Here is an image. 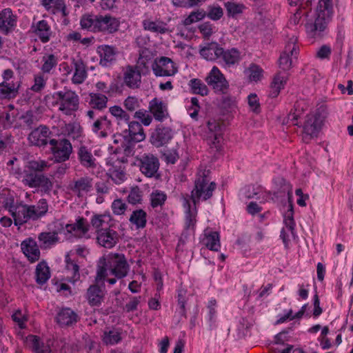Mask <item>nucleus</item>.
I'll return each mask as SVG.
<instances>
[{"label": "nucleus", "instance_id": "obj_16", "mask_svg": "<svg viewBox=\"0 0 353 353\" xmlns=\"http://www.w3.org/2000/svg\"><path fill=\"white\" fill-rule=\"evenodd\" d=\"M128 129L123 132V137L125 142L138 143L145 139L143 128L141 123L137 121H128Z\"/></svg>", "mask_w": 353, "mask_h": 353}, {"label": "nucleus", "instance_id": "obj_36", "mask_svg": "<svg viewBox=\"0 0 353 353\" xmlns=\"http://www.w3.org/2000/svg\"><path fill=\"white\" fill-rule=\"evenodd\" d=\"M87 299L91 306H99L101 305L103 295L101 288L97 285H92L87 290Z\"/></svg>", "mask_w": 353, "mask_h": 353}, {"label": "nucleus", "instance_id": "obj_9", "mask_svg": "<svg viewBox=\"0 0 353 353\" xmlns=\"http://www.w3.org/2000/svg\"><path fill=\"white\" fill-rule=\"evenodd\" d=\"M22 183L30 188H38L42 193L47 194L50 193L54 185L53 181L43 174H29L27 180L22 181Z\"/></svg>", "mask_w": 353, "mask_h": 353}, {"label": "nucleus", "instance_id": "obj_12", "mask_svg": "<svg viewBox=\"0 0 353 353\" xmlns=\"http://www.w3.org/2000/svg\"><path fill=\"white\" fill-rule=\"evenodd\" d=\"M296 40V38L294 37L290 38L285 45L284 51L280 55L279 59V68L284 71L290 70L292 67L290 56L297 54Z\"/></svg>", "mask_w": 353, "mask_h": 353}, {"label": "nucleus", "instance_id": "obj_51", "mask_svg": "<svg viewBox=\"0 0 353 353\" xmlns=\"http://www.w3.org/2000/svg\"><path fill=\"white\" fill-rule=\"evenodd\" d=\"M221 57L227 65H234L239 61V52L235 48L224 50Z\"/></svg>", "mask_w": 353, "mask_h": 353}, {"label": "nucleus", "instance_id": "obj_5", "mask_svg": "<svg viewBox=\"0 0 353 353\" xmlns=\"http://www.w3.org/2000/svg\"><path fill=\"white\" fill-rule=\"evenodd\" d=\"M2 77L3 81L0 83V99L15 98L19 93L20 83L14 81V72L11 69H6L3 71Z\"/></svg>", "mask_w": 353, "mask_h": 353}, {"label": "nucleus", "instance_id": "obj_49", "mask_svg": "<svg viewBox=\"0 0 353 353\" xmlns=\"http://www.w3.org/2000/svg\"><path fill=\"white\" fill-rule=\"evenodd\" d=\"M167 199L166 194L161 190H156L150 195V205L153 208L161 207Z\"/></svg>", "mask_w": 353, "mask_h": 353}, {"label": "nucleus", "instance_id": "obj_42", "mask_svg": "<svg viewBox=\"0 0 353 353\" xmlns=\"http://www.w3.org/2000/svg\"><path fill=\"white\" fill-rule=\"evenodd\" d=\"M188 85L192 94L204 97L209 93L208 86L199 79H192L189 81Z\"/></svg>", "mask_w": 353, "mask_h": 353}, {"label": "nucleus", "instance_id": "obj_1", "mask_svg": "<svg viewBox=\"0 0 353 353\" xmlns=\"http://www.w3.org/2000/svg\"><path fill=\"white\" fill-rule=\"evenodd\" d=\"M333 14L332 0H319L314 21L305 25L307 32L312 37L320 35L330 22Z\"/></svg>", "mask_w": 353, "mask_h": 353}, {"label": "nucleus", "instance_id": "obj_24", "mask_svg": "<svg viewBox=\"0 0 353 353\" xmlns=\"http://www.w3.org/2000/svg\"><path fill=\"white\" fill-rule=\"evenodd\" d=\"M50 134V132L48 127L40 125L30 133L28 139L32 145L39 147L45 146L49 143L48 137Z\"/></svg>", "mask_w": 353, "mask_h": 353}, {"label": "nucleus", "instance_id": "obj_7", "mask_svg": "<svg viewBox=\"0 0 353 353\" xmlns=\"http://www.w3.org/2000/svg\"><path fill=\"white\" fill-rule=\"evenodd\" d=\"M205 81L216 93L224 94L229 87L228 81L216 66L212 68L205 77Z\"/></svg>", "mask_w": 353, "mask_h": 353}, {"label": "nucleus", "instance_id": "obj_15", "mask_svg": "<svg viewBox=\"0 0 353 353\" xmlns=\"http://www.w3.org/2000/svg\"><path fill=\"white\" fill-rule=\"evenodd\" d=\"M140 170L148 177L154 176L159 168V161L152 154H143L140 159Z\"/></svg>", "mask_w": 353, "mask_h": 353}, {"label": "nucleus", "instance_id": "obj_20", "mask_svg": "<svg viewBox=\"0 0 353 353\" xmlns=\"http://www.w3.org/2000/svg\"><path fill=\"white\" fill-rule=\"evenodd\" d=\"M91 129L99 137L105 138L112 132V121L107 116H101L94 121Z\"/></svg>", "mask_w": 353, "mask_h": 353}, {"label": "nucleus", "instance_id": "obj_52", "mask_svg": "<svg viewBox=\"0 0 353 353\" xmlns=\"http://www.w3.org/2000/svg\"><path fill=\"white\" fill-rule=\"evenodd\" d=\"M90 98V103L94 108L102 110L106 107L108 98L104 94L91 93Z\"/></svg>", "mask_w": 353, "mask_h": 353}, {"label": "nucleus", "instance_id": "obj_53", "mask_svg": "<svg viewBox=\"0 0 353 353\" xmlns=\"http://www.w3.org/2000/svg\"><path fill=\"white\" fill-rule=\"evenodd\" d=\"M224 5L228 16L232 18H234L238 14H241L245 8V6L243 4L236 3L234 2L228 1L225 3Z\"/></svg>", "mask_w": 353, "mask_h": 353}, {"label": "nucleus", "instance_id": "obj_13", "mask_svg": "<svg viewBox=\"0 0 353 353\" xmlns=\"http://www.w3.org/2000/svg\"><path fill=\"white\" fill-rule=\"evenodd\" d=\"M80 318L78 314L70 307L59 309L55 316V321L61 327H68L75 325Z\"/></svg>", "mask_w": 353, "mask_h": 353}, {"label": "nucleus", "instance_id": "obj_46", "mask_svg": "<svg viewBox=\"0 0 353 353\" xmlns=\"http://www.w3.org/2000/svg\"><path fill=\"white\" fill-rule=\"evenodd\" d=\"M121 339V333L117 330L104 331L102 336V341L107 345L117 344Z\"/></svg>", "mask_w": 353, "mask_h": 353}, {"label": "nucleus", "instance_id": "obj_47", "mask_svg": "<svg viewBox=\"0 0 353 353\" xmlns=\"http://www.w3.org/2000/svg\"><path fill=\"white\" fill-rule=\"evenodd\" d=\"M99 15H85L82 17L80 24L82 28L87 29L90 31L97 32V21H99Z\"/></svg>", "mask_w": 353, "mask_h": 353}, {"label": "nucleus", "instance_id": "obj_8", "mask_svg": "<svg viewBox=\"0 0 353 353\" xmlns=\"http://www.w3.org/2000/svg\"><path fill=\"white\" fill-rule=\"evenodd\" d=\"M206 140L209 145L214 147L216 150L221 148V142L223 139V125L215 119H210L207 123L205 132Z\"/></svg>", "mask_w": 353, "mask_h": 353}, {"label": "nucleus", "instance_id": "obj_14", "mask_svg": "<svg viewBox=\"0 0 353 353\" xmlns=\"http://www.w3.org/2000/svg\"><path fill=\"white\" fill-rule=\"evenodd\" d=\"M119 235L114 230L110 228H102L97 230V241L102 247L105 248H112L119 242Z\"/></svg>", "mask_w": 353, "mask_h": 353}, {"label": "nucleus", "instance_id": "obj_11", "mask_svg": "<svg viewBox=\"0 0 353 353\" xmlns=\"http://www.w3.org/2000/svg\"><path fill=\"white\" fill-rule=\"evenodd\" d=\"M173 136L174 132L171 128L159 124L151 133L150 141L154 146L160 148L168 144Z\"/></svg>", "mask_w": 353, "mask_h": 353}, {"label": "nucleus", "instance_id": "obj_23", "mask_svg": "<svg viewBox=\"0 0 353 353\" xmlns=\"http://www.w3.org/2000/svg\"><path fill=\"white\" fill-rule=\"evenodd\" d=\"M123 81L130 88H138L141 83V70L137 66L128 65L123 74Z\"/></svg>", "mask_w": 353, "mask_h": 353}, {"label": "nucleus", "instance_id": "obj_18", "mask_svg": "<svg viewBox=\"0 0 353 353\" xmlns=\"http://www.w3.org/2000/svg\"><path fill=\"white\" fill-rule=\"evenodd\" d=\"M50 166L48 161L41 159L28 161L24 166L22 173V181L27 180L29 174H42L41 172L47 170Z\"/></svg>", "mask_w": 353, "mask_h": 353}, {"label": "nucleus", "instance_id": "obj_44", "mask_svg": "<svg viewBox=\"0 0 353 353\" xmlns=\"http://www.w3.org/2000/svg\"><path fill=\"white\" fill-rule=\"evenodd\" d=\"M143 26L145 30L152 32L165 34L168 32L166 28V23L161 21H152L150 20H144L143 21Z\"/></svg>", "mask_w": 353, "mask_h": 353}, {"label": "nucleus", "instance_id": "obj_48", "mask_svg": "<svg viewBox=\"0 0 353 353\" xmlns=\"http://www.w3.org/2000/svg\"><path fill=\"white\" fill-rule=\"evenodd\" d=\"M285 83V79L284 77H281L279 74H277L272 83H271V90L270 91L269 96L272 98L276 97L281 90L284 88V85Z\"/></svg>", "mask_w": 353, "mask_h": 353}, {"label": "nucleus", "instance_id": "obj_22", "mask_svg": "<svg viewBox=\"0 0 353 353\" xmlns=\"http://www.w3.org/2000/svg\"><path fill=\"white\" fill-rule=\"evenodd\" d=\"M322 125L323 119L319 113L307 114L303 126L304 132L311 137H316Z\"/></svg>", "mask_w": 353, "mask_h": 353}, {"label": "nucleus", "instance_id": "obj_40", "mask_svg": "<svg viewBox=\"0 0 353 353\" xmlns=\"http://www.w3.org/2000/svg\"><path fill=\"white\" fill-rule=\"evenodd\" d=\"M74 73L72 78V81L74 84L82 83L87 77L85 66L82 61H74Z\"/></svg>", "mask_w": 353, "mask_h": 353}, {"label": "nucleus", "instance_id": "obj_61", "mask_svg": "<svg viewBox=\"0 0 353 353\" xmlns=\"http://www.w3.org/2000/svg\"><path fill=\"white\" fill-rule=\"evenodd\" d=\"M142 194L138 187L132 188L128 196V201L130 203L135 205L141 201Z\"/></svg>", "mask_w": 353, "mask_h": 353}, {"label": "nucleus", "instance_id": "obj_54", "mask_svg": "<svg viewBox=\"0 0 353 353\" xmlns=\"http://www.w3.org/2000/svg\"><path fill=\"white\" fill-rule=\"evenodd\" d=\"M47 10H61L65 14V6L63 0H41Z\"/></svg>", "mask_w": 353, "mask_h": 353}, {"label": "nucleus", "instance_id": "obj_3", "mask_svg": "<svg viewBox=\"0 0 353 353\" xmlns=\"http://www.w3.org/2000/svg\"><path fill=\"white\" fill-rule=\"evenodd\" d=\"M99 263L105 265L110 272L117 279H122L128 274L129 265L123 254L110 253L101 258Z\"/></svg>", "mask_w": 353, "mask_h": 353}, {"label": "nucleus", "instance_id": "obj_60", "mask_svg": "<svg viewBox=\"0 0 353 353\" xmlns=\"http://www.w3.org/2000/svg\"><path fill=\"white\" fill-rule=\"evenodd\" d=\"M179 156L176 149H166L163 153V159L167 163L174 164Z\"/></svg>", "mask_w": 353, "mask_h": 353}, {"label": "nucleus", "instance_id": "obj_27", "mask_svg": "<svg viewBox=\"0 0 353 353\" xmlns=\"http://www.w3.org/2000/svg\"><path fill=\"white\" fill-rule=\"evenodd\" d=\"M223 48L216 42L207 43L200 49V54L208 61H215L221 58Z\"/></svg>", "mask_w": 353, "mask_h": 353}, {"label": "nucleus", "instance_id": "obj_32", "mask_svg": "<svg viewBox=\"0 0 353 353\" xmlns=\"http://www.w3.org/2000/svg\"><path fill=\"white\" fill-rule=\"evenodd\" d=\"M150 110L154 119L159 121H163L168 115L166 105L157 98L150 101Z\"/></svg>", "mask_w": 353, "mask_h": 353}, {"label": "nucleus", "instance_id": "obj_4", "mask_svg": "<svg viewBox=\"0 0 353 353\" xmlns=\"http://www.w3.org/2000/svg\"><path fill=\"white\" fill-rule=\"evenodd\" d=\"M214 182H210L208 176L203 174L196 177L194 188L191 192L190 199L195 206L201 200L206 201L211 198L216 188Z\"/></svg>", "mask_w": 353, "mask_h": 353}, {"label": "nucleus", "instance_id": "obj_21", "mask_svg": "<svg viewBox=\"0 0 353 353\" xmlns=\"http://www.w3.org/2000/svg\"><path fill=\"white\" fill-rule=\"evenodd\" d=\"M97 32H103L108 34L116 32L119 28L120 21L110 14L99 16V21H97Z\"/></svg>", "mask_w": 353, "mask_h": 353}, {"label": "nucleus", "instance_id": "obj_64", "mask_svg": "<svg viewBox=\"0 0 353 353\" xmlns=\"http://www.w3.org/2000/svg\"><path fill=\"white\" fill-rule=\"evenodd\" d=\"M123 105L126 110L133 112L140 106V103L137 98L134 97H128L123 102Z\"/></svg>", "mask_w": 353, "mask_h": 353}, {"label": "nucleus", "instance_id": "obj_2", "mask_svg": "<svg viewBox=\"0 0 353 353\" xmlns=\"http://www.w3.org/2000/svg\"><path fill=\"white\" fill-rule=\"evenodd\" d=\"M52 97L53 105L65 115L70 116L79 109V97L74 91L65 88L54 92Z\"/></svg>", "mask_w": 353, "mask_h": 353}, {"label": "nucleus", "instance_id": "obj_17", "mask_svg": "<svg viewBox=\"0 0 353 353\" xmlns=\"http://www.w3.org/2000/svg\"><path fill=\"white\" fill-rule=\"evenodd\" d=\"M97 53L100 57L99 64L102 67L109 68L117 60V48L112 46L101 45L97 48Z\"/></svg>", "mask_w": 353, "mask_h": 353}, {"label": "nucleus", "instance_id": "obj_10", "mask_svg": "<svg viewBox=\"0 0 353 353\" xmlns=\"http://www.w3.org/2000/svg\"><path fill=\"white\" fill-rule=\"evenodd\" d=\"M152 69L157 77L173 76L178 71L172 60L167 57L156 59L152 62Z\"/></svg>", "mask_w": 353, "mask_h": 353}, {"label": "nucleus", "instance_id": "obj_35", "mask_svg": "<svg viewBox=\"0 0 353 353\" xmlns=\"http://www.w3.org/2000/svg\"><path fill=\"white\" fill-rule=\"evenodd\" d=\"M203 244L210 250L218 252L221 248L220 236L217 232L205 231Z\"/></svg>", "mask_w": 353, "mask_h": 353}, {"label": "nucleus", "instance_id": "obj_63", "mask_svg": "<svg viewBox=\"0 0 353 353\" xmlns=\"http://www.w3.org/2000/svg\"><path fill=\"white\" fill-rule=\"evenodd\" d=\"M127 205L121 199L114 200L112 204V210L114 214L121 215L125 213Z\"/></svg>", "mask_w": 353, "mask_h": 353}, {"label": "nucleus", "instance_id": "obj_55", "mask_svg": "<svg viewBox=\"0 0 353 353\" xmlns=\"http://www.w3.org/2000/svg\"><path fill=\"white\" fill-rule=\"evenodd\" d=\"M109 112L118 120L124 121L126 123H128L130 121V115L119 105H114L110 107L109 108Z\"/></svg>", "mask_w": 353, "mask_h": 353}, {"label": "nucleus", "instance_id": "obj_30", "mask_svg": "<svg viewBox=\"0 0 353 353\" xmlns=\"http://www.w3.org/2000/svg\"><path fill=\"white\" fill-rule=\"evenodd\" d=\"M10 215L13 217L14 224L17 225L27 223L30 221L29 205L17 201Z\"/></svg>", "mask_w": 353, "mask_h": 353}, {"label": "nucleus", "instance_id": "obj_45", "mask_svg": "<svg viewBox=\"0 0 353 353\" xmlns=\"http://www.w3.org/2000/svg\"><path fill=\"white\" fill-rule=\"evenodd\" d=\"M28 341L31 343L32 348L36 353H52L50 346L41 341L39 336L30 335Z\"/></svg>", "mask_w": 353, "mask_h": 353}, {"label": "nucleus", "instance_id": "obj_56", "mask_svg": "<svg viewBox=\"0 0 353 353\" xmlns=\"http://www.w3.org/2000/svg\"><path fill=\"white\" fill-rule=\"evenodd\" d=\"M223 15V10L219 6H209L205 16L213 21L220 19Z\"/></svg>", "mask_w": 353, "mask_h": 353}, {"label": "nucleus", "instance_id": "obj_62", "mask_svg": "<svg viewBox=\"0 0 353 353\" xmlns=\"http://www.w3.org/2000/svg\"><path fill=\"white\" fill-rule=\"evenodd\" d=\"M141 297L139 296H131L130 301L123 307V310L125 312H130L136 311L138 308V305L141 302Z\"/></svg>", "mask_w": 353, "mask_h": 353}, {"label": "nucleus", "instance_id": "obj_19", "mask_svg": "<svg viewBox=\"0 0 353 353\" xmlns=\"http://www.w3.org/2000/svg\"><path fill=\"white\" fill-rule=\"evenodd\" d=\"M31 30L43 43H48L53 34L50 26L43 19L33 22Z\"/></svg>", "mask_w": 353, "mask_h": 353}, {"label": "nucleus", "instance_id": "obj_38", "mask_svg": "<svg viewBox=\"0 0 353 353\" xmlns=\"http://www.w3.org/2000/svg\"><path fill=\"white\" fill-rule=\"evenodd\" d=\"M36 282L39 285L46 283L50 277V272L47 263L44 261L37 264L35 270Z\"/></svg>", "mask_w": 353, "mask_h": 353}, {"label": "nucleus", "instance_id": "obj_39", "mask_svg": "<svg viewBox=\"0 0 353 353\" xmlns=\"http://www.w3.org/2000/svg\"><path fill=\"white\" fill-rule=\"evenodd\" d=\"M129 221L135 225L137 229H143L147 223V214L142 209L134 210L130 216Z\"/></svg>", "mask_w": 353, "mask_h": 353}, {"label": "nucleus", "instance_id": "obj_31", "mask_svg": "<svg viewBox=\"0 0 353 353\" xmlns=\"http://www.w3.org/2000/svg\"><path fill=\"white\" fill-rule=\"evenodd\" d=\"M16 26V17L10 8L3 9L0 12V30L3 32H8Z\"/></svg>", "mask_w": 353, "mask_h": 353}, {"label": "nucleus", "instance_id": "obj_43", "mask_svg": "<svg viewBox=\"0 0 353 353\" xmlns=\"http://www.w3.org/2000/svg\"><path fill=\"white\" fill-rule=\"evenodd\" d=\"M65 269L70 276L68 281L70 283H74L80 279L79 266L73 261L70 259L68 255L65 257Z\"/></svg>", "mask_w": 353, "mask_h": 353}, {"label": "nucleus", "instance_id": "obj_6", "mask_svg": "<svg viewBox=\"0 0 353 353\" xmlns=\"http://www.w3.org/2000/svg\"><path fill=\"white\" fill-rule=\"evenodd\" d=\"M49 143L55 161L64 162L69 159L72 152V146L70 141L66 139H52Z\"/></svg>", "mask_w": 353, "mask_h": 353}, {"label": "nucleus", "instance_id": "obj_25", "mask_svg": "<svg viewBox=\"0 0 353 353\" xmlns=\"http://www.w3.org/2000/svg\"><path fill=\"white\" fill-rule=\"evenodd\" d=\"M77 158L80 164L87 169H94L97 167V159L92 154L91 149L84 145L78 148Z\"/></svg>", "mask_w": 353, "mask_h": 353}, {"label": "nucleus", "instance_id": "obj_57", "mask_svg": "<svg viewBox=\"0 0 353 353\" xmlns=\"http://www.w3.org/2000/svg\"><path fill=\"white\" fill-rule=\"evenodd\" d=\"M263 72L262 68L255 64H252L247 70L249 79L252 81H259L263 76Z\"/></svg>", "mask_w": 353, "mask_h": 353}, {"label": "nucleus", "instance_id": "obj_34", "mask_svg": "<svg viewBox=\"0 0 353 353\" xmlns=\"http://www.w3.org/2000/svg\"><path fill=\"white\" fill-rule=\"evenodd\" d=\"M66 230L70 233H73L75 236L82 237L89 230V225L83 218H79L74 223L67 224Z\"/></svg>", "mask_w": 353, "mask_h": 353}, {"label": "nucleus", "instance_id": "obj_41", "mask_svg": "<svg viewBox=\"0 0 353 353\" xmlns=\"http://www.w3.org/2000/svg\"><path fill=\"white\" fill-rule=\"evenodd\" d=\"M183 205L185 208V228L187 229L193 228L196 223V208H194V210H191L190 201L186 197L183 199Z\"/></svg>", "mask_w": 353, "mask_h": 353}, {"label": "nucleus", "instance_id": "obj_26", "mask_svg": "<svg viewBox=\"0 0 353 353\" xmlns=\"http://www.w3.org/2000/svg\"><path fill=\"white\" fill-rule=\"evenodd\" d=\"M21 248L31 263L39 259L40 251L36 241L32 239L23 241L21 244Z\"/></svg>", "mask_w": 353, "mask_h": 353}, {"label": "nucleus", "instance_id": "obj_28", "mask_svg": "<svg viewBox=\"0 0 353 353\" xmlns=\"http://www.w3.org/2000/svg\"><path fill=\"white\" fill-rule=\"evenodd\" d=\"M15 199V193L8 189L0 190V210H7L10 214L17 203Z\"/></svg>", "mask_w": 353, "mask_h": 353}, {"label": "nucleus", "instance_id": "obj_50", "mask_svg": "<svg viewBox=\"0 0 353 353\" xmlns=\"http://www.w3.org/2000/svg\"><path fill=\"white\" fill-rule=\"evenodd\" d=\"M42 61L43 62L41 68L42 72L43 73H50L57 66L58 59L55 55L49 54L43 57Z\"/></svg>", "mask_w": 353, "mask_h": 353}, {"label": "nucleus", "instance_id": "obj_33", "mask_svg": "<svg viewBox=\"0 0 353 353\" xmlns=\"http://www.w3.org/2000/svg\"><path fill=\"white\" fill-rule=\"evenodd\" d=\"M92 187V179L88 176L81 177L74 182L73 186L71 187L72 191L79 197H82L91 190Z\"/></svg>", "mask_w": 353, "mask_h": 353}, {"label": "nucleus", "instance_id": "obj_37", "mask_svg": "<svg viewBox=\"0 0 353 353\" xmlns=\"http://www.w3.org/2000/svg\"><path fill=\"white\" fill-rule=\"evenodd\" d=\"M38 240L41 248H49L59 241L58 233L56 232H43L39 234Z\"/></svg>", "mask_w": 353, "mask_h": 353}, {"label": "nucleus", "instance_id": "obj_58", "mask_svg": "<svg viewBox=\"0 0 353 353\" xmlns=\"http://www.w3.org/2000/svg\"><path fill=\"white\" fill-rule=\"evenodd\" d=\"M124 168H122L120 165H113L112 169H110L112 179L117 183H120L124 181L125 178V174L124 172Z\"/></svg>", "mask_w": 353, "mask_h": 353}, {"label": "nucleus", "instance_id": "obj_59", "mask_svg": "<svg viewBox=\"0 0 353 353\" xmlns=\"http://www.w3.org/2000/svg\"><path fill=\"white\" fill-rule=\"evenodd\" d=\"M205 17V12L203 10L192 12L190 14L186 17L183 23L185 26H188L191 25L193 23L197 22L201 19H203Z\"/></svg>", "mask_w": 353, "mask_h": 353}, {"label": "nucleus", "instance_id": "obj_29", "mask_svg": "<svg viewBox=\"0 0 353 353\" xmlns=\"http://www.w3.org/2000/svg\"><path fill=\"white\" fill-rule=\"evenodd\" d=\"M276 190L274 194L276 197L285 198L290 200L292 197V187L285 179L278 176L274 179Z\"/></svg>", "mask_w": 353, "mask_h": 353}]
</instances>
